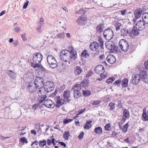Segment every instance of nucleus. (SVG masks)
<instances>
[{
	"label": "nucleus",
	"instance_id": "obj_37",
	"mask_svg": "<svg viewBox=\"0 0 148 148\" xmlns=\"http://www.w3.org/2000/svg\"><path fill=\"white\" fill-rule=\"evenodd\" d=\"M46 141L44 140L40 141L39 143V145L42 147H43L45 145H46Z\"/></svg>",
	"mask_w": 148,
	"mask_h": 148
},
{
	"label": "nucleus",
	"instance_id": "obj_2",
	"mask_svg": "<svg viewBox=\"0 0 148 148\" xmlns=\"http://www.w3.org/2000/svg\"><path fill=\"white\" fill-rule=\"evenodd\" d=\"M60 56L61 59L64 62H69L76 58L77 57V52L75 50L69 51L63 50L60 53Z\"/></svg>",
	"mask_w": 148,
	"mask_h": 148
},
{
	"label": "nucleus",
	"instance_id": "obj_56",
	"mask_svg": "<svg viewBox=\"0 0 148 148\" xmlns=\"http://www.w3.org/2000/svg\"><path fill=\"white\" fill-rule=\"evenodd\" d=\"M121 14L124 16L126 14V11L125 10H121Z\"/></svg>",
	"mask_w": 148,
	"mask_h": 148
},
{
	"label": "nucleus",
	"instance_id": "obj_9",
	"mask_svg": "<svg viewBox=\"0 0 148 148\" xmlns=\"http://www.w3.org/2000/svg\"><path fill=\"white\" fill-rule=\"evenodd\" d=\"M136 29L141 30L145 28V23L143 21L139 20L136 23Z\"/></svg>",
	"mask_w": 148,
	"mask_h": 148
},
{
	"label": "nucleus",
	"instance_id": "obj_38",
	"mask_svg": "<svg viewBox=\"0 0 148 148\" xmlns=\"http://www.w3.org/2000/svg\"><path fill=\"white\" fill-rule=\"evenodd\" d=\"M115 26L116 31L119 30L121 28V24L120 23H118L115 24Z\"/></svg>",
	"mask_w": 148,
	"mask_h": 148
},
{
	"label": "nucleus",
	"instance_id": "obj_22",
	"mask_svg": "<svg viewBox=\"0 0 148 148\" xmlns=\"http://www.w3.org/2000/svg\"><path fill=\"white\" fill-rule=\"evenodd\" d=\"M142 12V10L140 9H138L136 10L135 12V17L136 18H139Z\"/></svg>",
	"mask_w": 148,
	"mask_h": 148
},
{
	"label": "nucleus",
	"instance_id": "obj_18",
	"mask_svg": "<svg viewBox=\"0 0 148 148\" xmlns=\"http://www.w3.org/2000/svg\"><path fill=\"white\" fill-rule=\"evenodd\" d=\"M104 28V24H99L96 27L97 32L99 33H101L103 31Z\"/></svg>",
	"mask_w": 148,
	"mask_h": 148
},
{
	"label": "nucleus",
	"instance_id": "obj_53",
	"mask_svg": "<svg viewBox=\"0 0 148 148\" xmlns=\"http://www.w3.org/2000/svg\"><path fill=\"white\" fill-rule=\"evenodd\" d=\"M85 110H86L85 108H84L83 109H81L80 110H79V112H78L79 113L77 114V115H79L80 114H81L82 113L84 112L85 111Z\"/></svg>",
	"mask_w": 148,
	"mask_h": 148
},
{
	"label": "nucleus",
	"instance_id": "obj_11",
	"mask_svg": "<svg viewBox=\"0 0 148 148\" xmlns=\"http://www.w3.org/2000/svg\"><path fill=\"white\" fill-rule=\"evenodd\" d=\"M99 47V45L97 42H92L90 45L89 48L92 51H97Z\"/></svg>",
	"mask_w": 148,
	"mask_h": 148
},
{
	"label": "nucleus",
	"instance_id": "obj_51",
	"mask_svg": "<svg viewBox=\"0 0 148 148\" xmlns=\"http://www.w3.org/2000/svg\"><path fill=\"white\" fill-rule=\"evenodd\" d=\"M29 2L28 1H26L25 3V4L24 5H23V9H25L27 8V7L28 5Z\"/></svg>",
	"mask_w": 148,
	"mask_h": 148
},
{
	"label": "nucleus",
	"instance_id": "obj_62",
	"mask_svg": "<svg viewBox=\"0 0 148 148\" xmlns=\"http://www.w3.org/2000/svg\"><path fill=\"white\" fill-rule=\"evenodd\" d=\"M59 143L62 146H63L64 147H66V144L65 143L63 142H59Z\"/></svg>",
	"mask_w": 148,
	"mask_h": 148
},
{
	"label": "nucleus",
	"instance_id": "obj_19",
	"mask_svg": "<svg viewBox=\"0 0 148 148\" xmlns=\"http://www.w3.org/2000/svg\"><path fill=\"white\" fill-rule=\"evenodd\" d=\"M143 21L146 23H148V13L145 12L142 15Z\"/></svg>",
	"mask_w": 148,
	"mask_h": 148
},
{
	"label": "nucleus",
	"instance_id": "obj_43",
	"mask_svg": "<svg viewBox=\"0 0 148 148\" xmlns=\"http://www.w3.org/2000/svg\"><path fill=\"white\" fill-rule=\"evenodd\" d=\"M73 119H64L63 121V123L64 124H67L69 122H71L72 121Z\"/></svg>",
	"mask_w": 148,
	"mask_h": 148
},
{
	"label": "nucleus",
	"instance_id": "obj_47",
	"mask_svg": "<svg viewBox=\"0 0 148 148\" xmlns=\"http://www.w3.org/2000/svg\"><path fill=\"white\" fill-rule=\"evenodd\" d=\"M84 134V133L83 132H82L80 133L78 137V139H82L83 137Z\"/></svg>",
	"mask_w": 148,
	"mask_h": 148
},
{
	"label": "nucleus",
	"instance_id": "obj_31",
	"mask_svg": "<svg viewBox=\"0 0 148 148\" xmlns=\"http://www.w3.org/2000/svg\"><path fill=\"white\" fill-rule=\"evenodd\" d=\"M81 86L80 84L75 85L73 88L74 91H79L81 89Z\"/></svg>",
	"mask_w": 148,
	"mask_h": 148
},
{
	"label": "nucleus",
	"instance_id": "obj_3",
	"mask_svg": "<svg viewBox=\"0 0 148 148\" xmlns=\"http://www.w3.org/2000/svg\"><path fill=\"white\" fill-rule=\"evenodd\" d=\"M47 61L51 68L54 69L57 66V62L55 58L52 55L48 56L47 58Z\"/></svg>",
	"mask_w": 148,
	"mask_h": 148
},
{
	"label": "nucleus",
	"instance_id": "obj_45",
	"mask_svg": "<svg viewBox=\"0 0 148 148\" xmlns=\"http://www.w3.org/2000/svg\"><path fill=\"white\" fill-rule=\"evenodd\" d=\"M128 124L127 123L126 124L124 125L123 127V130L125 132H126L127 130V128L128 127Z\"/></svg>",
	"mask_w": 148,
	"mask_h": 148
},
{
	"label": "nucleus",
	"instance_id": "obj_57",
	"mask_svg": "<svg viewBox=\"0 0 148 148\" xmlns=\"http://www.w3.org/2000/svg\"><path fill=\"white\" fill-rule=\"evenodd\" d=\"M105 58V56L103 55H102L101 56H99V59L101 60H103V59H104Z\"/></svg>",
	"mask_w": 148,
	"mask_h": 148
},
{
	"label": "nucleus",
	"instance_id": "obj_41",
	"mask_svg": "<svg viewBox=\"0 0 148 148\" xmlns=\"http://www.w3.org/2000/svg\"><path fill=\"white\" fill-rule=\"evenodd\" d=\"M142 117L144 120L148 121V116L147 115L146 112H143Z\"/></svg>",
	"mask_w": 148,
	"mask_h": 148
},
{
	"label": "nucleus",
	"instance_id": "obj_17",
	"mask_svg": "<svg viewBox=\"0 0 148 148\" xmlns=\"http://www.w3.org/2000/svg\"><path fill=\"white\" fill-rule=\"evenodd\" d=\"M70 96V92L69 91L66 90L64 92L63 96L65 99V101H67V102H69L70 99H69Z\"/></svg>",
	"mask_w": 148,
	"mask_h": 148
},
{
	"label": "nucleus",
	"instance_id": "obj_21",
	"mask_svg": "<svg viewBox=\"0 0 148 148\" xmlns=\"http://www.w3.org/2000/svg\"><path fill=\"white\" fill-rule=\"evenodd\" d=\"M36 80L35 81V84H34L36 86L35 88H34L33 89V87L32 86V84H29V85L27 87L28 88L29 90V91L31 92H33L36 90V88H37V86H36Z\"/></svg>",
	"mask_w": 148,
	"mask_h": 148
},
{
	"label": "nucleus",
	"instance_id": "obj_30",
	"mask_svg": "<svg viewBox=\"0 0 148 148\" xmlns=\"http://www.w3.org/2000/svg\"><path fill=\"white\" fill-rule=\"evenodd\" d=\"M92 122V121H87L86 125L84 126V128L86 129H89L91 127V123Z\"/></svg>",
	"mask_w": 148,
	"mask_h": 148
},
{
	"label": "nucleus",
	"instance_id": "obj_26",
	"mask_svg": "<svg viewBox=\"0 0 148 148\" xmlns=\"http://www.w3.org/2000/svg\"><path fill=\"white\" fill-rule=\"evenodd\" d=\"M129 34V32L127 29H123L121 30V35L123 36H126Z\"/></svg>",
	"mask_w": 148,
	"mask_h": 148
},
{
	"label": "nucleus",
	"instance_id": "obj_35",
	"mask_svg": "<svg viewBox=\"0 0 148 148\" xmlns=\"http://www.w3.org/2000/svg\"><path fill=\"white\" fill-rule=\"evenodd\" d=\"M123 113L124 116L125 117V118L128 117L129 116V113L128 111L126 109H125L123 111Z\"/></svg>",
	"mask_w": 148,
	"mask_h": 148
},
{
	"label": "nucleus",
	"instance_id": "obj_23",
	"mask_svg": "<svg viewBox=\"0 0 148 148\" xmlns=\"http://www.w3.org/2000/svg\"><path fill=\"white\" fill-rule=\"evenodd\" d=\"M95 132L97 134H101L102 132V128L100 127H98L95 128L94 129Z\"/></svg>",
	"mask_w": 148,
	"mask_h": 148
},
{
	"label": "nucleus",
	"instance_id": "obj_54",
	"mask_svg": "<svg viewBox=\"0 0 148 148\" xmlns=\"http://www.w3.org/2000/svg\"><path fill=\"white\" fill-rule=\"evenodd\" d=\"M21 36L23 39V40L24 41H25V40H27V39L25 38V37H26V36L25 34H23L21 35Z\"/></svg>",
	"mask_w": 148,
	"mask_h": 148
},
{
	"label": "nucleus",
	"instance_id": "obj_7",
	"mask_svg": "<svg viewBox=\"0 0 148 148\" xmlns=\"http://www.w3.org/2000/svg\"><path fill=\"white\" fill-rule=\"evenodd\" d=\"M143 79L142 77L138 74H135L132 76V84L136 85L137 84L140 82V79Z\"/></svg>",
	"mask_w": 148,
	"mask_h": 148
},
{
	"label": "nucleus",
	"instance_id": "obj_15",
	"mask_svg": "<svg viewBox=\"0 0 148 148\" xmlns=\"http://www.w3.org/2000/svg\"><path fill=\"white\" fill-rule=\"evenodd\" d=\"M107 61L110 64H114L116 61L115 56L111 54L108 55L107 58Z\"/></svg>",
	"mask_w": 148,
	"mask_h": 148
},
{
	"label": "nucleus",
	"instance_id": "obj_6",
	"mask_svg": "<svg viewBox=\"0 0 148 148\" xmlns=\"http://www.w3.org/2000/svg\"><path fill=\"white\" fill-rule=\"evenodd\" d=\"M39 97L38 98V101H39V102L38 103H41L43 101H44V105L47 107L49 108H53L55 106V104L51 100L47 99L46 100H44L42 102H41L40 100H39Z\"/></svg>",
	"mask_w": 148,
	"mask_h": 148
},
{
	"label": "nucleus",
	"instance_id": "obj_14",
	"mask_svg": "<svg viewBox=\"0 0 148 148\" xmlns=\"http://www.w3.org/2000/svg\"><path fill=\"white\" fill-rule=\"evenodd\" d=\"M55 101L56 103V106L57 107H59L64 103L65 101L62 99H60L59 96L56 97L55 98Z\"/></svg>",
	"mask_w": 148,
	"mask_h": 148
},
{
	"label": "nucleus",
	"instance_id": "obj_24",
	"mask_svg": "<svg viewBox=\"0 0 148 148\" xmlns=\"http://www.w3.org/2000/svg\"><path fill=\"white\" fill-rule=\"evenodd\" d=\"M86 20V18L83 16H81L77 20V22L79 24H82Z\"/></svg>",
	"mask_w": 148,
	"mask_h": 148
},
{
	"label": "nucleus",
	"instance_id": "obj_16",
	"mask_svg": "<svg viewBox=\"0 0 148 148\" xmlns=\"http://www.w3.org/2000/svg\"><path fill=\"white\" fill-rule=\"evenodd\" d=\"M44 81L43 79L40 77H38V88H43Z\"/></svg>",
	"mask_w": 148,
	"mask_h": 148
},
{
	"label": "nucleus",
	"instance_id": "obj_4",
	"mask_svg": "<svg viewBox=\"0 0 148 148\" xmlns=\"http://www.w3.org/2000/svg\"><path fill=\"white\" fill-rule=\"evenodd\" d=\"M104 38L107 40L111 39L113 37L114 33L113 31L110 29H107L103 32Z\"/></svg>",
	"mask_w": 148,
	"mask_h": 148
},
{
	"label": "nucleus",
	"instance_id": "obj_20",
	"mask_svg": "<svg viewBox=\"0 0 148 148\" xmlns=\"http://www.w3.org/2000/svg\"><path fill=\"white\" fill-rule=\"evenodd\" d=\"M140 75V77H142V79L143 78L146 76V72L144 69L141 68L140 69V74H139Z\"/></svg>",
	"mask_w": 148,
	"mask_h": 148
},
{
	"label": "nucleus",
	"instance_id": "obj_5",
	"mask_svg": "<svg viewBox=\"0 0 148 148\" xmlns=\"http://www.w3.org/2000/svg\"><path fill=\"white\" fill-rule=\"evenodd\" d=\"M119 45L120 48L124 51H126L128 49L129 46L127 41L123 39L120 40Z\"/></svg>",
	"mask_w": 148,
	"mask_h": 148
},
{
	"label": "nucleus",
	"instance_id": "obj_48",
	"mask_svg": "<svg viewBox=\"0 0 148 148\" xmlns=\"http://www.w3.org/2000/svg\"><path fill=\"white\" fill-rule=\"evenodd\" d=\"M101 102V101L98 100L96 101H94L92 103V105H97L99 104Z\"/></svg>",
	"mask_w": 148,
	"mask_h": 148
},
{
	"label": "nucleus",
	"instance_id": "obj_28",
	"mask_svg": "<svg viewBox=\"0 0 148 148\" xmlns=\"http://www.w3.org/2000/svg\"><path fill=\"white\" fill-rule=\"evenodd\" d=\"M128 80L127 79H125L122 82V85L124 87H127L128 86Z\"/></svg>",
	"mask_w": 148,
	"mask_h": 148
},
{
	"label": "nucleus",
	"instance_id": "obj_1",
	"mask_svg": "<svg viewBox=\"0 0 148 148\" xmlns=\"http://www.w3.org/2000/svg\"><path fill=\"white\" fill-rule=\"evenodd\" d=\"M54 85L53 82L48 81L45 83L44 88H40L38 93L39 96V100L41 102H42L46 98L45 91L47 92H51L54 89Z\"/></svg>",
	"mask_w": 148,
	"mask_h": 148
},
{
	"label": "nucleus",
	"instance_id": "obj_58",
	"mask_svg": "<svg viewBox=\"0 0 148 148\" xmlns=\"http://www.w3.org/2000/svg\"><path fill=\"white\" fill-rule=\"evenodd\" d=\"M143 79H144V81L147 84H148V76L147 77H145Z\"/></svg>",
	"mask_w": 148,
	"mask_h": 148
},
{
	"label": "nucleus",
	"instance_id": "obj_25",
	"mask_svg": "<svg viewBox=\"0 0 148 148\" xmlns=\"http://www.w3.org/2000/svg\"><path fill=\"white\" fill-rule=\"evenodd\" d=\"M70 136V133L69 131H65L63 134V138L65 140H68Z\"/></svg>",
	"mask_w": 148,
	"mask_h": 148
},
{
	"label": "nucleus",
	"instance_id": "obj_36",
	"mask_svg": "<svg viewBox=\"0 0 148 148\" xmlns=\"http://www.w3.org/2000/svg\"><path fill=\"white\" fill-rule=\"evenodd\" d=\"M115 104L114 103L112 102L110 103L109 105V107H110V110H112L114 109L115 108Z\"/></svg>",
	"mask_w": 148,
	"mask_h": 148
},
{
	"label": "nucleus",
	"instance_id": "obj_8",
	"mask_svg": "<svg viewBox=\"0 0 148 148\" xmlns=\"http://www.w3.org/2000/svg\"><path fill=\"white\" fill-rule=\"evenodd\" d=\"M106 47L110 50H117V47L115 45L114 43L112 41H108L106 43Z\"/></svg>",
	"mask_w": 148,
	"mask_h": 148
},
{
	"label": "nucleus",
	"instance_id": "obj_29",
	"mask_svg": "<svg viewBox=\"0 0 148 148\" xmlns=\"http://www.w3.org/2000/svg\"><path fill=\"white\" fill-rule=\"evenodd\" d=\"M82 56L84 58H86L89 56V55L86 50H84L81 54Z\"/></svg>",
	"mask_w": 148,
	"mask_h": 148
},
{
	"label": "nucleus",
	"instance_id": "obj_61",
	"mask_svg": "<svg viewBox=\"0 0 148 148\" xmlns=\"http://www.w3.org/2000/svg\"><path fill=\"white\" fill-rule=\"evenodd\" d=\"M121 82V80H119L115 81L114 83V84H119Z\"/></svg>",
	"mask_w": 148,
	"mask_h": 148
},
{
	"label": "nucleus",
	"instance_id": "obj_27",
	"mask_svg": "<svg viewBox=\"0 0 148 148\" xmlns=\"http://www.w3.org/2000/svg\"><path fill=\"white\" fill-rule=\"evenodd\" d=\"M139 30H138L136 28V27H134L132 29V33L134 36L138 35L139 34Z\"/></svg>",
	"mask_w": 148,
	"mask_h": 148
},
{
	"label": "nucleus",
	"instance_id": "obj_32",
	"mask_svg": "<svg viewBox=\"0 0 148 148\" xmlns=\"http://www.w3.org/2000/svg\"><path fill=\"white\" fill-rule=\"evenodd\" d=\"M81 93L79 91H74V97L76 99H78L81 95Z\"/></svg>",
	"mask_w": 148,
	"mask_h": 148
},
{
	"label": "nucleus",
	"instance_id": "obj_60",
	"mask_svg": "<svg viewBox=\"0 0 148 148\" xmlns=\"http://www.w3.org/2000/svg\"><path fill=\"white\" fill-rule=\"evenodd\" d=\"M31 65L34 68H35L37 67V64L35 62V63H31Z\"/></svg>",
	"mask_w": 148,
	"mask_h": 148
},
{
	"label": "nucleus",
	"instance_id": "obj_55",
	"mask_svg": "<svg viewBox=\"0 0 148 148\" xmlns=\"http://www.w3.org/2000/svg\"><path fill=\"white\" fill-rule=\"evenodd\" d=\"M144 65L145 68L147 69L148 68V60L145 62Z\"/></svg>",
	"mask_w": 148,
	"mask_h": 148
},
{
	"label": "nucleus",
	"instance_id": "obj_44",
	"mask_svg": "<svg viewBox=\"0 0 148 148\" xmlns=\"http://www.w3.org/2000/svg\"><path fill=\"white\" fill-rule=\"evenodd\" d=\"M111 127L110 124H107L106 125L105 127V130L106 131H110L111 130Z\"/></svg>",
	"mask_w": 148,
	"mask_h": 148
},
{
	"label": "nucleus",
	"instance_id": "obj_12",
	"mask_svg": "<svg viewBox=\"0 0 148 148\" xmlns=\"http://www.w3.org/2000/svg\"><path fill=\"white\" fill-rule=\"evenodd\" d=\"M83 72V70L79 66H77L74 67L73 73L76 75H79Z\"/></svg>",
	"mask_w": 148,
	"mask_h": 148
},
{
	"label": "nucleus",
	"instance_id": "obj_13",
	"mask_svg": "<svg viewBox=\"0 0 148 148\" xmlns=\"http://www.w3.org/2000/svg\"><path fill=\"white\" fill-rule=\"evenodd\" d=\"M104 68L101 65L97 66L95 68V71L96 73L98 74H101L104 72Z\"/></svg>",
	"mask_w": 148,
	"mask_h": 148
},
{
	"label": "nucleus",
	"instance_id": "obj_33",
	"mask_svg": "<svg viewBox=\"0 0 148 148\" xmlns=\"http://www.w3.org/2000/svg\"><path fill=\"white\" fill-rule=\"evenodd\" d=\"M19 141L20 142H21L23 144H27L28 143L27 139L25 137H22L20 138L19 140Z\"/></svg>",
	"mask_w": 148,
	"mask_h": 148
},
{
	"label": "nucleus",
	"instance_id": "obj_10",
	"mask_svg": "<svg viewBox=\"0 0 148 148\" xmlns=\"http://www.w3.org/2000/svg\"><path fill=\"white\" fill-rule=\"evenodd\" d=\"M38 73L41 76L44 75L45 73V69L41 64H38Z\"/></svg>",
	"mask_w": 148,
	"mask_h": 148
},
{
	"label": "nucleus",
	"instance_id": "obj_64",
	"mask_svg": "<svg viewBox=\"0 0 148 148\" xmlns=\"http://www.w3.org/2000/svg\"><path fill=\"white\" fill-rule=\"evenodd\" d=\"M13 45L14 46H16L18 44V41L17 40L16 41L13 42Z\"/></svg>",
	"mask_w": 148,
	"mask_h": 148
},
{
	"label": "nucleus",
	"instance_id": "obj_42",
	"mask_svg": "<svg viewBox=\"0 0 148 148\" xmlns=\"http://www.w3.org/2000/svg\"><path fill=\"white\" fill-rule=\"evenodd\" d=\"M65 36V34H64V33L59 34L57 35V36L58 38L61 39L64 38Z\"/></svg>",
	"mask_w": 148,
	"mask_h": 148
},
{
	"label": "nucleus",
	"instance_id": "obj_52",
	"mask_svg": "<svg viewBox=\"0 0 148 148\" xmlns=\"http://www.w3.org/2000/svg\"><path fill=\"white\" fill-rule=\"evenodd\" d=\"M93 74L92 72L91 71H90L86 75V77H89L91 76Z\"/></svg>",
	"mask_w": 148,
	"mask_h": 148
},
{
	"label": "nucleus",
	"instance_id": "obj_40",
	"mask_svg": "<svg viewBox=\"0 0 148 148\" xmlns=\"http://www.w3.org/2000/svg\"><path fill=\"white\" fill-rule=\"evenodd\" d=\"M43 57L42 54L39 53H38V61L40 63Z\"/></svg>",
	"mask_w": 148,
	"mask_h": 148
},
{
	"label": "nucleus",
	"instance_id": "obj_46",
	"mask_svg": "<svg viewBox=\"0 0 148 148\" xmlns=\"http://www.w3.org/2000/svg\"><path fill=\"white\" fill-rule=\"evenodd\" d=\"M88 84L86 81H84L81 83V84H80L81 86H83V87H85L87 86Z\"/></svg>",
	"mask_w": 148,
	"mask_h": 148
},
{
	"label": "nucleus",
	"instance_id": "obj_59",
	"mask_svg": "<svg viewBox=\"0 0 148 148\" xmlns=\"http://www.w3.org/2000/svg\"><path fill=\"white\" fill-rule=\"evenodd\" d=\"M20 27H16L14 29V30L16 32H18L19 31H20Z\"/></svg>",
	"mask_w": 148,
	"mask_h": 148
},
{
	"label": "nucleus",
	"instance_id": "obj_63",
	"mask_svg": "<svg viewBox=\"0 0 148 148\" xmlns=\"http://www.w3.org/2000/svg\"><path fill=\"white\" fill-rule=\"evenodd\" d=\"M65 88V86L63 85L61 86L60 88V90L61 91H62Z\"/></svg>",
	"mask_w": 148,
	"mask_h": 148
},
{
	"label": "nucleus",
	"instance_id": "obj_49",
	"mask_svg": "<svg viewBox=\"0 0 148 148\" xmlns=\"http://www.w3.org/2000/svg\"><path fill=\"white\" fill-rule=\"evenodd\" d=\"M39 23L40 24L39 26H40V25H41L44 23V21L43 18H40V20L39 21Z\"/></svg>",
	"mask_w": 148,
	"mask_h": 148
},
{
	"label": "nucleus",
	"instance_id": "obj_39",
	"mask_svg": "<svg viewBox=\"0 0 148 148\" xmlns=\"http://www.w3.org/2000/svg\"><path fill=\"white\" fill-rule=\"evenodd\" d=\"M114 80V78L113 77H111L108 79L106 80V82L108 84H110L113 82Z\"/></svg>",
	"mask_w": 148,
	"mask_h": 148
},
{
	"label": "nucleus",
	"instance_id": "obj_50",
	"mask_svg": "<svg viewBox=\"0 0 148 148\" xmlns=\"http://www.w3.org/2000/svg\"><path fill=\"white\" fill-rule=\"evenodd\" d=\"M47 144L49 145H50L53 142V140H52V139L51 140L50 139H48L47 140Z\"/></svg>",
	"mask_w": 148,
	"mask_h": 148
},
{
	"label": "nucleus",
	"instance_id": "obj_34",
	"mask_svg": "<svg viewBox=\"0 0 148 148\" xmlns=\"http://www.w3.org/2000/svg\"><path fill=\"white\" fill-rule=\"evenodd\" d=\"M83 95L85 96H87L90 95L91 94L90 91L88 90H85L83 91Z\"/></svg>",
	"mask_w": 148,
	"mask_h": 148
}]
</instances>
